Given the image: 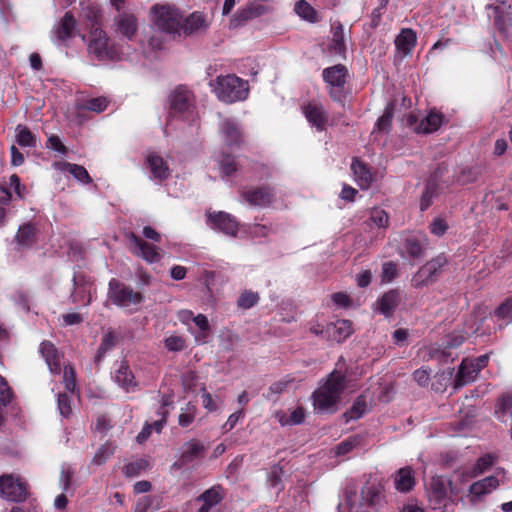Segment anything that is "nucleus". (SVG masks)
<instances>
[{
  "label": "nucleus",
  "instance_id": "f257e3e1",
  "mask_svg": "<svg viewBox=\"0 0 512 512\" xmlns=\"http://www.w3.org/2000/svg\"><path fill=\"white\" fill-rule=\"evenodd\" d=\"M346 387L345 376L341 372L333 371L312 395L314 410L318 413L335 412Z\"/></svg>",
  "mask_w": 512,
  "mask_h": 512
},
{
  "label": "nucleus",
  "instance_id": "f03ea898",
  "mask_svg": "<svg viewBox=\"0 0 512 512\" xmlns=\"http://www.w3.org/2000/svg\"><path fill=\"white\" fill-rule=\"evenodd\" d=\"M209 86L218 100L227 104L244 101L249 95L248 81L235 74L217 76Z\"/></svg>",
  "mask_w": 512,
  "mask_h": 512
},
{
  "label": "nucleus",
  "instance_id": "7ed1b4c3",
  "mask_svg": "<svg viewBox=\"0 0 512 512\" xmlns=\"http://www.w3.org/2000/svg\"><path fill=\"white\" fill-rule=\"evenodd\" d=\"M382 503V495L376 485L363 487L361 495L349 493L345 501L339 503L338 512H377Z\"/></svg>",
  "mask_w": 512,
  "mask_h": 512
},
{
  "label": "nucleus",
  "instance_id": "20e7f679",
  "mask_svg": "<svg viewBox=\"0 0 512 512\" xmlns=\"http://www.w3.org/2000/svg\"><path fill=\"white\" fill-rule=\"evenodd\" d=\"M480 331V322L478 315L472 316L465 324L464 333L454 332L447 336L445 340V345L441 348L437 344H431L426 347L423 352L424 355L422 358L424 360L430 359H443L449 356V353L446 352L449 348H457L459 347L466 339L467 336L478 333Z\"/></svg>",
  "mask_w": 512,
  "mask_h": 512
},
{
  "label": "nucleus",
  "instance_id": "39448f33",
  "mask_svg": "<svg viewBox=\"0 0 512 512\" xmlns=\"http://www.w3.org/2000/svg\"><path fill=\"white\" fill-rule=\"evenodd\" d=\"M153 25L167 34H179L182 27V13L175 6L167 3L155 4L150 9Z\"/></svg>",
  "mask_w": 512,
  "mask_h": 512
},
{
  "label": "nucleus",
  "instance_id": "423d86ee",
  "mask_svg": "<svg viewBox=\"0 0 512 512\" xmlns=\"http://www.w3.org/2000/svg\"><path fill=\"white\" fill-rule=\"evenodd\" d=\"M143 295L134 291L116 279H111L108 289V300L113 304L126 309H133L143 301Z\"/></svg>",
  "mask_w": 512,
  "mask_h": 512
},
{
  "label": "nucleus",
  "instance_id": "0eeeda50",
  "mask_svg": "<svg viewBox=\"0 0 512 512\" xmlns=\"http://www.w3.org/2000/svg\"><path fill=\"white\" fill-rule=\"evenodd\" d=\"M446 263L447 259L444 255H438L429 260L412 276L411 285L416 289H421L433 284L437 281Z\"/></svg>",
  "mask_w": 512,
  "mask_h": 512
},
{
  "label": "nucleus",
  "instance_id": "6e6552de",
  "mask_svg": "<svg viewBox=\"0 0 512 512\" xmlns=\"http://www.w3.org/2000/svg\"><path fill=\"white\" fill-rule=\"evenodd\" d=\"M170 108L173 117L193 121L195 117L193 96L184 88H177L170 95Z\"/></svg>",
  "mask_w": 512,
  "mask_h": 512
},
{
  "label": "nucleus",
  "instance_id": "1a4fd4ad",
  "mask_svg": "<svg viewBox=\"0 0 512 512\" xmlns=\"http://www.w3.org/2000/svg\"><path fill=\"white\" fill-rule=\"evenodd\" d=\"M488 361V354L481 355L475 359H463L455 377V388H460L473 382L477 378L478 373L486 367Z\"/></svg>",
  "mask_w": 512,
  "mask_h": 512
},
{
  "label": "nucleus",
  "instance_id": "9d476101",
  "mask_svg": "<svg viewBox=\"0 0 512 512\" xmlns=\"http://www.w3.org/2000/svg\"><path fill=\"white\" fill-rule=\"evenodd\" d=\"M504 472H497L494 476H489L470 485L466 495L468 501L475 505L483 500V498L496 490L504 483Z\"/></svg>",
  "mask_w": 512,
  "mask_h": 512
},
{
  "label": "nucleus",
  "instance_id": "9b49d317",
  "mask_svg": "<svg viewBox=\"0 0 512 512\" xmlns=\"http://www.w3.org/2000/svg\"><path fill=\"white\" fill-rule=\"evenodd\" d=\"M114 29L119 37L134 40L138 34L139 20L132 12H119L114 18Z\"/></svg>",
  "mask_w": 512,
  "mask_h": 512
},
{
  "label": "nucleus",
  "instance_id": "f8f14e48",
  "mask_svg": "<svg viewBox=\"0 0 512 512\" xmlns=\"http://www.w3.org/2000/svg\"><path fill=\"white\" fill-rule=\"evenodd\" d=\"M0 496L9 501H23L27 496L26 483L20 478L4 475L0 478Z\"/></svg>",
  "mask_w": 512,
  "mask_h": 512
},
{
  "label": "nucleus",
  "instance_id": "ddd939ff",
  "mask_svg": "<svg viewBox=\"0 0 512 512\" xmlns=\"http://www.w3.org/2000/svg\"><path fill=\"white\" fill-rule=\"evenodd\" d=\"M127 238L129 249L136 256L141 257L142 259L149 263H156L160 261L161 254L158 248L146 243L144 240L136 236L134 233H129L127 235Z\"/></svg>",
  "mask_w": 512,
  "mask_h": 512
},
{
  "label": "nucleus",
  "instance_id": "4468645a",
  "mask_svg": "<svg viewBox=\"0 0 512 512\" xmlns=\"http://www.w3.org/2000/svg\"><path fill=\"white\" fill-rule=\"evenodd\" d=\"M208 225L217 231L228 236L235 237L237 235L239 224L235 217L226 212H212L207 214Z\"/></svg>",
  "mask_w": 512,
  "mask_h": 512
},
{
  "label": "nucleus",
  "instance_id": "2eb2a0df",
  "mask_svg": "<svg viewBox=\"0 0 512 512\" xmlns=\"http://www.w3.org/2000/svg\"><path fill=\"white\" fill-rule=\"evenodd\" d=\"M348 71L344 65L338 64L323 70L322 76L329 87L330 94L333 98H337L343 89Z\"/></svg>",
  "mask_w": 512,
  "mask_h": 512
},
{
  "label": "nucleus",
  "instance_id": "dca6fc26",
  "mask_svg": "<svg viewBox=\"0 0 512 512\" xmlns=\"http://www.w3.org/2000/svg\"><path fill=\"white\" fill-rule=\"evenodd\" d=\"M450 482L442 476H434L426 484L427 495L433 508L439 507L446 499Z\"/></svg>",
  "mask_w": 512,
  "mask_h": 512
},
{
  "label": "nucleus",
  "instance_id": "f3484780",
  "mask_svg": "<svg viewBox=\"0 0 512 512\" xmlns=\"http://www.w3.org/2000/svg\"><path fill=\"white\" fill-rule=\"evenodd\" d=\"M303 114L312 127L318 131L325 129L328 122V114L321 103L316 101L309 102L303 107Z\"/></svg>",
  "mask_w": 512,
  "mask_h": 512
},
{
  "label": "nucleus",
  "instance_id": "a211bd4d",
  "mask_svg": "<svg viewBox=\"0 0 512 512\" xmlns=\"http://www.w3.org/2000/svg\"><path fill=\"white\" fill-rule=\"evenodd\" d=\"M210 26L208 16L202 12H193L185 19L182 17V27L186 35L200 34L207 31Z\"/></svg>",
  "mask_w": 512,
  "mask_h": 512
},
{
  "label": "nucleus",
  "instance_id": "6ab92c4d",
  "mask_svg": "<svg viewBox=\"0 0 512 512\" xmlns=\"http://www.w3.org/2000/svg\"><path fill=\"white\" fill-rule=\"evenodd\" d=\"M146 165L154 180L162 181L169 177L170 169L162 156L155 152H149L146 156Z\"/></svg>",
  "mask_w": 512,
  "mask_h": 512
},
{
  "label": "nucleus",
  "instance_id": "aec40b11",
  "mask_svg": "<svg viewBox=\"0 0 512 512\" xmlns=\"http://www.w3.org/2000/svg\"><path fill=\"white\" fill-rule=\"evenodd\" d=\"M41 356L44 358L49 371L52 374H60L62 354L49 341H43L39 348Z\"/></svg>",
  "mask_w": 512,
  "mask_h": 512
},
{
  "label": "nucleus",
  "instance_id": "412c9836",
  "mask_svg": "<svg viewBox=\"0 0 512 512\" xmlns=\"http://www.w3.org/2000/svg\"><path fill=\"white\" fill-rule=\"evenodd\" d=\"M351 170L353 172L354 181L361 189L370 188L371 184L375 180V175L367 164L358 159H353L351 163Z\"/></svg>",
  "mask_w": 512,
  "mask_h": 512
},
{
  "label": "nucleus",
  "instance_id": "4be33fe9",
  "mask_svg": "<svg viewBox=\"0 0 512 512\" xmlns=\"http://www.w3.org/2000/svg\"><path fill=\"white\" fill-rule=\"evenodd\" d=\"M402 298L399 290H389L377 301V310L385 317H390L402 302Z\"/></svg>",
  "mask_w": 512,
  "mask_h": 512
},
{
  "label": "nucleus",
  "instance_id": "5701e85b",
  "mask_svg": "<svg viewBox=\"0 0 512 512\" xmlns=\"http://www.w3.org/2000/svg\"><path fill=\"white\" fill-rule=\"evenodd\" d=\"M88 51L98 58H104L108 55V37L103 30L95 28L91 31Z\"/></svg>",
  "mask_w": 512,
  "mask_h": 512
},
{
  "label": "nucleus",
  "instance_id": "b1692460",
  "mask_svg": "<svg viewBox=\"0 0 512 512\" xmlns=\"http://www.w3.org/2000/svg\"><path fill=\"white\" fill-rule=\"evenodd\" d=\"M266 11L267 9L264 5L250 3L236 12L230 20V26L236 28L249 19L263 15Z\"/></svg>",
  "mask_w": 512,
  "mask_h": 512
},
{
  "label": "nucleus",
  "instance_id": "393cba45",
  "mask_svg": "<svg viewBox=\"0 0 512 512\" xmlns=\"http://www.w3.org/2000/svg\"><path fill=\"white\" fill-rule=\"evenodd\" d=\"M114 381L122 387L126 392L134 391L137 383L134 375L129 369L128 364L125 361H121L114 371Z\"/></svg>",
  "mask_w": 512,
  "mask_h": 512
},
{
  "label": "nucleus",
  "instance_id": "a878e982",
  "mask_svg": "<svg viewBox=\"0 0 512 512\" xmlns=\"http://www.w3.org/2000/svg\"><path fill=\"white\" fill-rule=\"evenodd\" d=\"M243 199L254 206H266L272 203L274 194L268 188L261 187L257 189H251L242 193Z\"/></svg>",
  "mask_w": 512,
  "mask_h": 512
},
{
  "label": "nucleus",
  "instance_id": "bb28decb",
  "mask_svg": "<svg viewBox=\"0 0 512 512\" xmlns=\"http://www.w3.org/2000/svg\"><path fill=\"white\" fill-rule=\"evenodd\" d=\"M74 290L71 293L73 303L88 305L92 300L93 286L83 279L74 277Z\"/></svg>",
  "mask_w": 512,
  "mask_h": 512
},
{
  "label": "nucleus",
  "instance_id": "cd10ccee",
  "mask_svg": "<svg viewBox=\"0 0 512 512\" xmlns=\"http://www.w3.org/2000/svg\"><path fill=\"white\" fill-rule=\"evenodd\" d=\"M220 131L224 142L232 147L238 145L241 142V129L238 124L230 119H225L220 126Z\"/></svg>",
  "mask_w": 512,
  "mask_h": 512
},
{
  "label": "nucleus",
  "instance_id": "c85d7f7f",
  "mask_svg": "<svg viewBox=\"0 0 512 512\" xmlns=\"http://www.w3.org/2000/svg\"><path fill=\"white\" fill-rule=\"evenodd\" d=\"M416 40V33L412 29H402L395 39L398 53L403 57L409 55L415 47Z\"/></svg>",
  "mask_w": 512,
  "mask_h": 512
},
{
  "label": "nucleus",
  "instance_id": "c756f323",
  "mask_svg": "<svg viewBox=\"0 0 512 512\" xmlns=\"http://www.w3.org/2000/svg\"><path fill=\"white\" fill-rule=\"evenodd\" d=\"M204 446L198 440H190L181 447L180 464L186 465L201 457Z\"/></svg>",
  "mask_w": 512,
  "mask_h": 512
},
{
  "label": "nucleus",
  "instance_id": "7c9ffc66",
  "mask_svg": "<svg viewBox=\"0 0 512 512\" xmlns=\"http://www.w3.org/2000/svg\"><path fill=\"white\" fill-rule=\"evenodd\" d=\"M327 335L337 342L346 340L352 333V322L349 320H337L327 327Z\"/></svg>",
  "mask_w": 512,
  "mask_h": 512
},
{
  "label": "nucleus",
  "instance_id": "2f4dec72",
  "mask_svg": "<svg viewBox=\"0 0 512 512\" xmlns=\"http://www.w3.org/2000/svg\"><path fill=\"white\" fill-rule=\"evenodd\" d=\"M222 499L219 487H212L200 495L196 502L200 504L197 512H209L210 509L217 505Z\"/></svg>",
  "mask_w": 512,
  "mask_h": 512
},
{
  "label": "nucleus",
  "instance_id": "473e14b6",
  "mask_svg": "<svg viewBox=\"0 0 512 512\" xmlns=\"http://www.w3.org/2000/svg\"><path fill=\"white\" fill-rule=\"evenodd\" d=\"M438 173L436 171L435 174L428 180L425 190L422 193L420 199V209L422 211L428 209L432 204L433 199L438 195L439 191V183H438Z\"/></svg>",
  "mask_w": 512,
  "mask_h": 512
},
{
  "label": "nucleus",
  "instance_id": "72a5a7b5",
  "mask_svg": "<svg viewBox=\"0 0 512 512\" xmlns=\"http://www.w3.org/2000/svg\"><path fill=\"white\" fill-rule=\"evenodd\" d=\"M75 29L76 20L70 12H67L55 30V34L58 40L66 41L75 35Z\"/></svg>",
  "mask_w": 512,
  "mask_h": 512
},
{
  "label": "nucleus",
  "instance_id": "f704fd0d",
  "mask_svg": "<svg viewBox=\"0 0 512 512\" xmlns=\"http://www.w3.org/2000/svg\"><path fill=\"white\" fill-rule=\"evenodd\" d=\"M395 487L400 492H407L415 485L413 471L410 467H404L397 471L395 475Z\"/></svg>",
  "mask_w": 512,
  "mask_h": 512
},
{
  "label": "nucleus",
  "instance_id": "c9c22d12",
  "mask_svg": "<svg viewBox=\"0 0 512 512\" xmlns=\"http://www.w3.org/2000/svg\"><path fill=\"white\" fill-rule=\"evenodd\" d=\"M275 418L281 426L298 425L305 419V410L302 407H297L289 415L284 411H277Z\"/></svg>",
  "mask_w": 512,
  "mask_h": 512
},
{
  "label": "nucleus",
  "instance_id": "e433bc0d",
  "mask_svg": "<svg viewBox=\"0 0 512 512\" xmlns=\"http://www.w3.org/2000/svg\"><path fill=\"white\" fill-rule=\"evenodd\" d=\"M193 323L198 328V331H193L191 327H189V331L194 334L196 343H206L210 333V324L208 318L203 314H198L195 318H193Z\"/></svg>",
  "mask_w": 512,
  "mask_h": 512
},
{
  "label": "nucleus",
  "instance_id": "4c0bfd02",
  "mask_svg": "<svg viewBox=\"0 0 512 512\" xmlns=\"http://www.w3.org/2000/svg\"><path fill=\"white\" fill-rule=\"evenodd\" d=\"M332 39L329 45L330 50L338 55H344L346 51V41L343 26L340 23L332 25Z\"/></svg>",
  "mask_w": 512,
  "mask_h": 512
},
{
  "label": "nucleus",
  "instance_id": "58836bf2",
  "mask_svg": "<svg viewBox=\"0 0 512 512\" xmlns=\"http://www.w3.org/2000/svg\"><path fill=\"white\" fill-rule=\"evenodd\" d=\"M443 116L440 113L431 111L428 115L421 120L419 125L415 128L418 133H432L438 130L442 124Z\"/></svg>",
  "mask_w": 512,
  "mask_h": 512
},
{
  "label": "nucleus",
  "instance_id": "ea45409f",
  "mask_svg": "<svg viewBox=\"0 0 512 512\" xmlns=\"http://www.w3.org/2000/svg\"><path fill=\"white\" fill-rule=\"evenodd\" d=\"M56 167L61 171L70 173L76 180L81 183L88 184L92 181L87 170L83 166L68 162H60L56 165Z\"/></svg>",
  "mask_w": 512,
  "mask_h": 512
},
{
  "label": "nucleus",
  "instance_id": "a19ab883",
  "mask_svg": "<svg viewBox=\"0 0 512 512\" xmlns=\"http://www.w3.org/2000/svg\"><path fill=\"white\" fill-rule=\"evenodd\" d=\"M495 415L502 422L512 417V393H505L498 399Z\"/></svg>",
  "mask_w": 512,
  "mask_h": 512
},
{
  "label": "nucleus",
  "instance_id": "79ce46f5",
  "mask_svg": "<svg viewBox=\"0 0 512 512\" xmlns=\"http://www.w3.org/2000/svg\"><path fill=\"white\" fill-rule=\"evenodd\" d=\"M499 328L512 321V298L505 300L494 312Z\"/></svg>",
  "mask_w": 512,
  "mask_h": 512
},
{
  "label": "nucleus",
  "instance_id": "37998d69",
  "mask_svg": "<svg viewBox=\"0 0 512 512\" xmlns=\"http://www.w3.org/2000/svg\"><path fill=\"white\" fill-rule=\"evenodd\" d=\"M100 17V11L97 6L89 4L82 7V19L87 29L91 31L97 27Z\"/></svg>",
  "mask_w": 512,
  "mask_h": 512
},
{
  "label": "nucleus",
  "instance_id": "c03bdc74",
  "mask_svg": "<svg viewBox=\"0 0 512 512\" xmlns=\"http://www.w3.org/2000/svg\"><path fill=\"white\" fill-rule=\"evenodd\" d=\"M495 457L492 455H485L480 457L476 464L471 468V470L467 471V476L469 478H475L486 471H488L494 464Z\"/></svg>",
  "mask_w": 512,
  "mask_h": 512
},
{
  "label": "nucleus",
  "instance_id": "a18cd8bd",
  "mask_svg": "<svg viewBox=\"0 0 512 512\" xmlns=\"http://www.w3.org/2000/svg\"><path fill=\"white\" fill-rule=\"evenodd\" d=\"M16 141L22 147H36L37 139L34 134L25 126L18 125L15 129Z\"/></svg>",
  "mask_w": 512,
  "mask_h": 512
},
{
  "label": "nucleus",
  "instance_id": "49530a36",
  "mask_svg": "<svg viewBox=\"0 0 512 512\" xmlns=\"http://www.w3.org/2000/svg\"><path fill=\"white\" fill-rule=\"evenodd\" d=\"M294 10L297 13V15L299 17H301L302 19H304V20H307V21H310V22L317 21V13H316V11L314 10V8L309 3H307L304 0H299L295 4Z\"/></svg>",
  "mask_w": 512,
  "mask_h": 512
},
{
  "label": "nucleus",
  "instance_id": "de8ad7c7",
  "mask_svg": "<svg viewBox=\"0 0 512 512\" xmlns=\"http://www.w3.org/2000/svg\"><path fill=\"white\" fill-rule=\"evenodd\" d=\"M35 229L29 224L20 226L17 234L16 241L20 246H30L34 242Z\"/></svg>",
  "mask_w": 512,
  "mask_h": 512
},
{
  "label": "nucleus",
  "instance_id": "09e8293b",
  "mask_svg": "<svg viewBox=\"0 0 512 512\" xmlns=\"http://www.w3.org/2000/svg\"><path fill=\"white\" fill-rule=\"evenodd\" d=\"M366 408L367 406L365 399L362 396L358 397L357 400L352 405V407L350 408V410H348L344 414L346 422L359 419L365 413Z\"/></svg>",
  "mask_w": 512,
  "mask_h": 512
},
{
  "label": "nucleus",
  "instance_id": "8fccbe9b",
  "mask_svg": "<svg viewBox=\"0 0 512 512\" xmlns=\"http://www.w3.org/2000/svg\"><path fill=\"white\" fill-rule=\"evenodd\" d=\"M495 13H496V22L504 26L507 17V21H509L512 24V4L506 5L505 1L501 2V4L494 7Z\"/></svg>",
  "mask_w": 512,
  "mask_h": 512
},
{
  "label": "nucleus",
  "instance_id": "3c124183",
  "mask_svg": "<svg viewBox=\"0 0 512 512\" xmlns=\"http://www.w3.org/2000/svg\"><path fill=\"white\" fill-rule=\"evenodd\" d=\"M392 117H393V105L388 104L385 107V110H384L382 116L376 122V129L378 131H383V132L388 131V129L391 126Z\"/></svg>",
  "mask_w": 512,
  "mask_h": 512
},
{
  "label": "nucleus",
  "instance_id": "603ef678",
  "mask_svg": "<svg viewBox=\"0 0 512 512\" xmlns=\"http://www.w3.org/2000/svg\"><path fill=\"white\" fill-rule=\"evenodd\" d=\"M115 452V446L111 443H105L102 445L93 458V462L97 465H101L107 461V459Z\"/></svg>",
  "mask_w": 512,
  "mask_h": 512
},
{
  "label": "nucleus",
  "instance_id": "864d4df0",
  "mask_svg": "<svg viewBox=\"0 0 512 512\" xmlns=\"http://www.w3.org/2000/svg\"><path fill=\"white\" fill-rule=\"evenodd\" d=\"M361 442L360 436L349 437L348 439L339 443L335 449L337 455H345L351 452Z\"/></svg>",
  "mask_w": 512,
  "mask_h": 512
},
{
  "label": "nucleus",
  "instance_id": "5fc2aeb1",
  "mask_svg": "<svg viewBox=\"0 0 512 512\" xmlns=\"http://www.w3.org/2000/svg\"><path fill=\"white\" fill-rule=\"evenodd\" d=\"M259 301V295L256 292L244 291L238 298L237 304L240 308L249 309Z\"/></svg>",
  "mask_w": 512,
  "mask_h": 512
},
{
  "label": "nucleus",
  "instance_id": "6e6d98bb",
  "mask_svg": "<svg viewBox=\"0 0 512 512\" xmlns=\"http://www.w3.org/2000/svg\"><path fill=\"white\" fill-rule=\"evenodd\" d=\"M219 164L222 173L226 176H231L237 170V163L230 155H221Z\"/></svg>",
  "mask_w": 512,
  "mask_h": 512
},
{
  "label": "nucleus",
  "instance_id": "4d7b16f0",
  "mask_svg": "<svg viewBox=\"0 0 512 512\" xmlns=\"http://www.w3.org/2000/svg\"><path fill=\"white\" fill-rule=\"evenodd\" d=\"M370 220L377 227L386 228L388 226L389 217L384 210L375 208L371 212Z\"/></svg>",
  "mask_w": 512,
  "mask_h": 512
},
{
  "label": "nucleus",
  "instance_id": "13d9d810",
  "mask_svg": "<svg viewBox=\"0 0 512 512\" xmlns=\"http://www.w3.org/2000/svg\"><path fill=\"white\" fill-rule=\"evenodd\" d=\"M397 276V266L393 262H385L382 266L381 280L383 283L392 282Z\"/></svg>",
  "mask_w": 512,
  "mask_h": 512
},
{
  "label": "nucleus",
  "instance_id": "bf43d9fd",
  "mask_svg": "<svg viewBox=\"0 0 512 512\" xmlns=\"http://www.w3.org/2000/svg\"><path fill=\"white\" fill-rule=\"evenodd\" d=\"M405 251L412 257H419L422 253V246L416 237H409L405 241Z\"/></svg>",
  "mask_w": 512,
  "mask_h": 512
},
{
  "label": "nucleus",
  "instance_id": "052dcab7",
  "mask_svg": "<svg viewBox=\"0 0 512 512\" xmlns=\"http://www.w3.org/2000/svg\"><path fill=\"white\" fill-rule=\"evenodd\" d=\"M195 418V408L194 406L188 404L185 408L181 410L179 415V425L182 427L189 426Z\"/></svg>",
  "mask_w": 512,
  "mask_h": 512
},
{
  "label": "nucleus",
  "instance_id": "680f3d73",
  "mask_svg": "<svg viewBox=\"0 0 512 512\" xmlns=\"http://www.w3.org/2000/svg\"><path fill=\"white\" fill-rule=\"evenodd\" d=\"M165 347L169 351H181L185 348V340L178 335H171L165 339Z\"/></svg>",
  "mask_w": 512,
  "mask_h": 512
},
{
  "label": "nucleus",
  "instance_id": "e2e57ef3",
  "mask_svg": "<svg viewBox=\"0 0 512 512\" xmlns=\"http://www.w3.org/2000/svg\"><path fill=\"white\" fill-rule=\"evenodd\" d=\"M58 410L62 417H69L72 409L70 405V399L67 394L59 393L57 398Z\"/></svg>",
  "mask_w": 512,
  "mask_h": 512
},
{
  "label": "nucleus",
  "instance_id": "0e129e2a",
  "mask_svg": "<svg viewBox=\"0 0 512 512\" xmlns=\"http://www.w3.org/2000/svg\"><path fill=\"white\" fill-rule=\"evenodd\" d=\"M283 474L284 472L281 467L273 466L268 473L269 484L274 488L280 489Z\"/></svg>",
  "mask_w": 512,
  "mask_h": 512
},
{
  "label": "nucleus",
  "instance_id": "69168bd1",
  "mask_svg": "<svg viewBox=\"0 0 512 512\" xmlns=\"http://www.w3.org/2000/svg\"><path fill=\"white\" fill-rule=\"evenodd\" d=\"M63 382L66 390L70 392H74L76 382H75V370L71 366H65L64 368V376Z\"/></svg>",
  "mask_w": 512,
  "mask_h": 512
},
{
  "label": "nucleus",
  "instance_id": "338daca9",
  "mask_svg": "<svg viewBox=\"0 0 512 512\" xmlns=\"http://www.w3.org/2000/svg\"><path fill=\"white\" fill-rule=\"evenodd\" d=\"M108 105V100L105 97H97L87 101V109L95 112H103Z\"/></svg>",
  "mask_w": 512,
  "mask_h": 512
},
{
  "label": "nucleus",
  "instance_id": "774afa93",
  "mask_svg": "<svg viewBox=\"0 0 512 512\" xmlns=\"http://www.w3.org/2000/svg\"><path fill=\"white\" fill-rule=\"evenodd\" d=\"M447 229H448V224L441 217L434 219V221L430 224L431 233L438 237L444 235L445 232L447 231Z\"/></svg>",
  "mask_w": 512,
  "mask_h": 512
}]
</instances>
